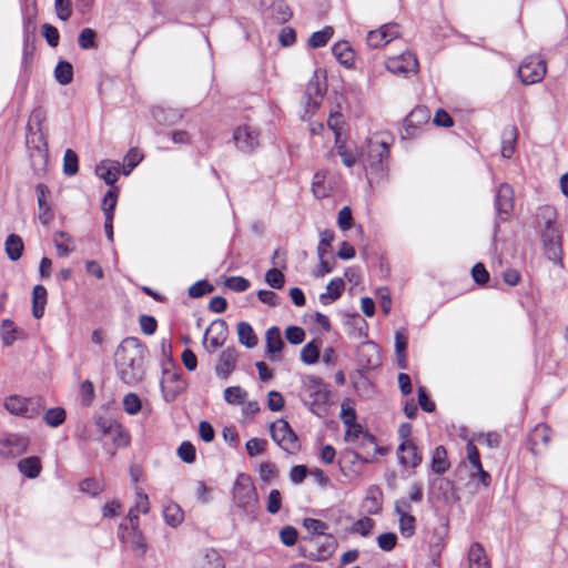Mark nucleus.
<instances>
[{
    "mask_svg": "<svg viewBox=\"0 0 568 568\" xmlns=\"http://www.w3.org/2000/svg\"><path fill=\"white\" fill-rule=\"evenodd\" d=\"M397 536L394 532H383L377 537V545L384 551H390L396 547Z\"/></svg>",
    "mask_w": 568,
    "mask_h": 568,
    "instance_id": "0e129e2a",
    "label": "nucleus"
},
{
    "mask_svg": "<svg viewBox=\"0 0 568 568\" xmlns=\"http://www.w3.org/2000/svg\"><path fill=\"white\" fill-rule=\"evenodd\" d=\"M265 282L272 288L280 290L285 284V276L278 268L273 267L265 273Z\"/></svg>",
    "mask_w": 568,
    "mask_h": 568,
    "instance_id": "864d4df0",
    "label": "nucleus"
},
{
    "mask_svg": "<svg viewBox=\"0 0 568 568\" xmlns=\"http://www.w3.org/2000/svg\"><path fill=\"white\" fill-rule=\"evenodd\" d=\"M471 276L476 284L486 285L489 281V273L483 263H476L471 268Z\"/></svg>",
    "mask_w": 568,
    "mask_h": 568,
    "instance_id": "774afa93",
    "label": "nucleus"
},
{
    "mask_svg": "<svg viewBox=\"0 0 568 568\" xmlns=\"http://www.w3.org/2000/svg\"><path fill=\"white\" fill-rule=\"evenodd\" d=\"M450 467L447 457V450L443 445L435 447L432 454L430 470L437 475H443Z\"/></svg>",
    "mask_w": 568,
    "mask_h": 568,
    "instance_id": "a878e982",
    "label": "nucleus"
},
{
    "mask_svg": "<svg viewBox=\"0 0 568 568\" xmlns=\"http://www.w3.org/2000/svg\"><path fill=\"white\" fill-rule=\"evenodd\" d=\"M398 526L404 538H412L416 530V518L410 514H400L398 516Z\"/></svg>",
    "mask_w": 568,
    "mask_h": 568,
    "instance_id": "79ce46f5",
    "label": "nucleus"
},
{
    "mask_svg": "<svg viewBox=\"0 0 568 568\" xmlns=\"http://www.w3.org/2000/svg\"><path fill=\"white\" fill-rule=\"evenodd\" d=\"M79 171V158L77 153L68 149L64 152L63 156V173L68 176H72L77 174Z\"/></svg>",
    "mask_w": 568,
    "mask_h": 568,
    "instance_id": "c03bdc74",
    "label": "nucleus"
},
{
    "mask_svg": "<svg viewBox=\"0 0 568 568\" xmlns=\"http://www.w3.org/2000/svg\"><path fill=\"white\" fill-rule=\"evenodd\" d=\"M119 424L116 420L108 417H98L95 419V425L98 429L102 433L103 436H109L113 434L114 430L119 429Z\"/></svg>",
    "mask_w": 568,
    "mask_h": 568,
    "instance_id": "bf43d9fd",
    "label": "nucleus"
},
{
    "mask_svg": "<svg viewBox=\"0 0 568 568\" xmlns=\"http://www.w3.org/2000/svg\"><path fill=\"white\" fill-rule=\"evenodd\" d=\"M327 292L322 293L320 295V302L324 305L328 304L331 301H335L339 298L345 290V283L343 278L335 277L329 281L326 286Z\"/></svg>",
    "mask_w": 568,
    "mask_h": 568,
    "instance_id": "c756f323",
    "label": "nucleus"
},
{
    "mask_svg": "<svg viewBox=\"0 0 568 568\" xmlns=\"http://www.w3.org/2000/svg\"><path fill=\"white\" fill-rule=\"evenodd\" d=\"M396 29V23L382 26L379 29L369 31L367 34V44L371 48H381L394 39L395 33H387L388 30Z\"/></svg>",
    "mask_w": 568,
    "mask_h": 568,
    "instance_id": "393cba45",
    "label": "nucleus"
},
{
    "mask_svg": "<svg viewBox=\"0 0 568 568\" xmlns=\"http://www.w3.org/2000/svg\"><path fill=\"white\" fill-rule=\"evenodd\" d=\"M337 546L333 535L312 536L305 539L300 546L302 556L312 561H324L328 559Z\"/></svg>",
    "mask_w": 568,
    "mask_h": 568,
    "instance_id": "39448f33",
    "label": "nucleus"
},
{
    "mask_svg": "<svg viewBox=\"0 0 568 568\" xmlns=\"http://www.w3.org/2000/svg\"><path fill=\"white\" fill-rule=\"evenodd\" d=\"M430 120V111L424 105H417L404 119L403 139H413L422 130L424 125H428Z\"/></svg>",
    "mask_w": 568,
    "mask_h": 568,
    "instance_id": "9b49d317",
    "label": "nucleus"
},
{
    "mask_svg": "<svg viewBox=\"0 0 568 568\" xmlns=\"http://www.w3.org/2000/svg\"><path fill=\"white\" fill-rule=\"evenodd\" d=\"M141 408V398L135 393H129L123 397V409L126 414L136 415Z\"/></svg>",
    "mask_w": 568,
    "mask_h": 568,
    "instance_id": "3c124183",
    "label": "nucleus"
},
{
    "mask_svg": "<svg viewBox=\"0 0 568 568\" xmlns=\"http://www.w3.org/2000/svg\"><path fill=\"white\" fill-rule=\"evenodd\" d=\"M517 129L516 126H509L505 129L503 133V144H501V156L505 159H510L515 152V144L517 141Z\"/></svg>",
    "mask_w": 568,
    "mask_h": 568,
    "instance_id": "72a5a7b5",
    "label": "nucleus"
},
{
    "mask_svg": "<svg viewBox=\"0 0 568 568\" xmlns=\"http://www.w3.org/2000/svg\"><path fill=\"white\" fill-rule=\"evenodd\" d=\"M209 333H213L215 336L219 337H227V324L224 320L217 318L212 322V324L206 328L203 341L205 342L207 339Z\"/></svg>",
    "mask_w": 568,
    "mask_h": 568,
    "instance_id": "13d9d810",
    "label": "nucleus"
},
{
    "mask_svg": "<svg viewBox=\"0 0 568 568\" xmlns=\"http://www.w3.org/2000/svg\"><path fill=\"white\" fill-rule=\"evenodd\" d=\"M334 34L333 27L326 26L320 31H315L308 39V47L312 49H318L325 47Z\"/></svg>",
    "mask_w": 568,
    "mask_h": 568,
    "instance_id": "c9c22d12",
    "label": "nucleus"
},
{
    "mask_svg": "<svg viewBox=\"0 0 568 568\" xmlns=\"http://www.w3.org/2000/svg\"><path fill=\"white\" fill-rule=\"evenodd\" d=\"M272 439L286 453L293 454L300 450V442L295 432L284 419H278L270 425Z\"/></svg>",
    "mask_w": 568,
    "mask_h": 568,
    "instance_id": "6e6552de",
    "label": "nucleus"
},
{
    "mask_svg": "<svg viewBox=\"0 0 568 568\" xmlns=\"http://www.w3.org/2000/svg\"><path fill=\"white\" fill-rule=\"evenodd\" d=\"M247 393L240 386H230L224 390V399L231 405H242L245 402Z\"/></svg>",
    "mask_w": 568,
    "mask_h": 568,
    "instance_id": "a18cd8bd",
    "label": "nucleus"
},
{
    "mask_svg": "<svg viewBox=\"0 0 568 568\" xmlns=\"http://www.w3.org/2000/svg\"><path fill=\"white\" fill-rule=\"evenodd\" d=\"M79 489L94 497L102 491V486L95 478H85L80 481Z\"/></svg>",
    "mask_w": 568,
    "mask_h": 568,
    "instance_id": "e2e57ef3",
    "label": "nucleus"
},
{
    "mask_svg": "<svg viewBox=\"0 0 568 568\" xmlns=\"http://www.w3.org/2000/svg\"><path fill=\"white\" fill-rule=\"evenodd\" d=\"M4 407L14 416L33 419L44 409L45 403L40 396L23 397L20 395H10L4 400Z\"/></svg>",
    "mask_w": 568,
    "mask_h": 568,
    "instance_id": "423d86ee",
    "label": "nucleus"
},
{
    "mask_svg": "<svg viewBox=\"0 0 568 568\" xmlns=\"http://www.w3.org/2000/svg\"><path fill=\"white\" fill-rule=\"evenodd\" d=\"M24 335L22 329L14 326V323L6 318L1 324V339L4 346H11L17 339L22 338Z\"/></svg>",
    "mask_w": 568,
    "mask_h": 568,
    "instance_id": "7c9ffc66",
    "label": "nucleus"
},
{
    "mask_svg": "<svg viewBox=\"0 0 568 568\" xmlns=\"http://www.w3.org/2000/svg\"><path fill=\"white\" fill-rule=\"evenodd\" d=\"M386 68L392 73H408L418 70V60L415 53L406 51L398 57L390 58Z\"/></svg>",
    "mask_w": 568,
    "mask_h": 568,
    "instance_id": "dca6fc26",
    "label": "nucleus"
},
{
    "mask_svg": "<svg viewBox=\"0 0 568 568\" xmlns=\"http://www.w3.org/2000/svg\"><path fill=\"white\" fill-rule=\"evenodd\" d=\"M326 92V87L320 83L317 75L315 74L307 83L304 95L303 103L305 108V112L310 114H314L315 111L320 108L324 94Z\"/></svg>",
    "mask_w": 568,
    "mask_h": 568,
    "instance_id": "ddd939ff",
    "label": "nucleus"
},
{
    "mask_svg": "<svg viewBox=\"0 0 568 568\" xmlns=\"http://www.w3.org/2000/svg\"><path fill=\"white\" fill-rule=\"evenodd\" d=\"M536 219L546 256L552 262L559 261L561 256V234L556 227L557 212L555 207L550 205L539 206Z\"/></svg>",
    "mask_w": 568,
    "mask_h": 568,
    "instance_id": "f03ea898",
    "label": "nucleus"
},
{
    "mask_svg": "<svg viewBox=\"0 0 568 568\" xmlns=\"http://www.w3.org/2000/svg\"><path fill=\"white\" fill-rule=\"evenodd\" d=\"M285 337L288 343L298 345L305 339V332L302 327L292 325L285 329Z\"/></svg>",
    "mask_w": 568,
    "mask_h": 568,
    "instance_id": "338daca9",
    "label": "nucleus"
},
{
    "mask_svg": "<svg viewBox=\"0 0 568 568\" xmlns=\"http://www.w3.org/2000/svg\"><path fill=\"white\" fill-rule=\"evenodd\" d=\"M551 429L546 424H538L528 435L529 449L534 455L540 453V447H547L550 442Z\"/></svg>",
    "mask_w": 568,
    "mask_h": 568,
    "instance_id": "aec40b11",
    "label": "nucleus"
},
{
    "mask_svg": "<svg viewBox=\"0 0 568 568\" xmlns=\"http://www.w3.org/2000/svg\"><path fill=\"white\" fill-rule=\"evenodd\" d=\"M163 517L169 526L178 527L183 521L184 514L178 504L171 503L164 507Z\"/></svg>",
    "mask_w": 568,
    "mask_h": 568,
    "instance_id": "ea45409f",
    "label": "nucleus"
},
{
    "mask_svg": "<svg viewBox=\"0 0 568 568\" xmlns=\"http://www.w3.org/2000/svg\"><path fill=\"white\" fill-rule=\"evenodd\" d=\"M118 194L119 190L116 186H111V189L104 194L102 200L103 214H114L118 202Z\"/></svg>",
    "mask_w": 568,
    "mask_h": 568,
    "instance_id": "8fccbe9b",
    "label": "nucleus"
},
{
    "mask_svg": "<svg viewBox=\"0 0 568 568\" xmlns=\"http://www.w3.org/2000/svg\"><path fill=\"white\" fill-rule=\"evenodd\" d=\"M357 363L361 368L373 371L381 365V354L378 345L374 342L364 343L357 352Z\"/></svg>",
    "mask_w": 568,
    "mask_h": 568,
    "instance_id": "2eb2a0df",
    "label": "nucleus"
},
{
    "mask_svg": "<svg viewBox=\"0 0 568 568\" xmlns=\"http://www.w3.org/2000/svg\"><path fill=\"white\" fill-rule=\"evenodd\" d=\"M121 165L118 161H101L95 166V174L102 179L106 185L115 186L120 174Z\"/></svg>",
    "mask_w": 568,
    "mask_h": 568,
    "instance_id": "412c9836",
    "label": "nucleus"
},
{
    "mask_svg": "<svg viewBox=\"0 0 568 568\" xmlns=\"http://www.w3.org/2000/svg\"><path fill=\"white\" fill-rule=\"evenodd\" d=\"M214 286L206 280H200L189 287V296L192 298H200L213 292Z\"/></svg>",
    "mask_w": 568,
    "mask_h": 568,
    "instance_id": "09e8293b",
    "label": "nucleus"
},
{
    "mask_svg": "<svg viewBox=\"0 0 568 568\" xmlns=\"http://www.w3.org/2000/svg\"><path fill=\"white\" fill-rule=\"evenodd\" d=\"M266 353L274 356L280 353L285 346L281 335V329L277 326H271L265 334Z\"/></svg>",
    "mask_w": 568,
    "mask_h": 568,
    "instance_id": "c85d7f7f",
    "label": "nucleus"
},
{
    "mask_svg": "<svg viewBox=\"0 0 568 568\" xmlns=\"http://www.w3.org/2000/svg\"><path fill=\"white\" fill-rule=\"evenodd\" d=\"M146 347L138 337H125L116 347L114 364L120 379L133 385L142 379L144 375L143 361Z\"/></svg>",
    "mask_w": 568,
    "mask_h": 568,
    "instance_id": "f257e3e1",
    "label": "nucleus"
},
{
    "mask_svg": "<svg viewBox=\"0 0 568 568\" xmlns=\"http://www.w3.org/2000/svg\"><path fill=\"white\" fill-rule=\"evenodd\" d=\"M332 53L343 67L352 69L355 64V51L347 41H338L332 47Z\"/></svg>",
    "mask_w": 568,
    "mask_h": 568,
    "instance_id": "5701e85b",
    "label": "nucleus"
},
{
    "mask_svg": "<svg viewBox=\"0 0 568 568\" xmlns=\"http://www.w3.org/2000/svg\"><path fill=\"white\" fill-rule=\"evenodd\" d=\"M1 454L16 457L23 454L30 445V438L26 434L11 433L0 440Z\"/></svg>",
    "mask_w": 568,
    "mask_h": 568,
    "instance_id": "4468645a",
    "label": "nucleus"
},
{
    "mask_svg": "<svg viewBox=\"0 0 568 568\" xmlns=\"http://www.w3.org/2000/svg\"><path fill=\"white\" fill-rule=\"evenodd\" d=\"M258 138L257 129L247 124L237 126L233 132L235 145L243 153L254 152L260 144Z\"/></svg>",
    "mask_w": 568,
    "mask_h": 568,
    "instance_id": "f8f14e48",
    "label": "nucleus"
},
{
    "mask_svg": "<svg viewBox=\"0 0 568 568\" xmlns=\"http://www.w3.org/2000/svg\"><path fill=\"white\" fill-rule=\"evenodd\" d=\"M546 69L544 59L539 55H529L519 65L518 75L523 83L534 84L544 79Z\"/></svg>",
    "mask_w": 568,
    "mask_h": 568,
    "instance_id": "1a4fd4ad",
    "label": "nucleus"
},
{
    "mask_svg": "<svg viewBox=\"0 0 568 568\" xmlns=\"http://www.w3.org/2000/svg\"><path fill=\"white\" fill-rule=\"evenodd\" d=\"M18 469L27 478L34 479L41 473V469H42L41 460L37 456H30V457L22 458L18 463Z\"/></svg>",
    "mask_w": 568,
    "mask_h": 568,
    "instance_id": "cd10ccee",
    "label": "nucleus"
},
{
    "mask_svg": "<svg viewBox=\"0 0 568 568\" xmlns=\"http://www.w3.org/2000/svg\"><path fill=\"white\" fill-rule=\"evenodd\" d=\"M468 568H491L484 546L474 541L467 555Z\"/></svg>",
    "mask_w": 568,
    "mask_h": 568,
    "instance_id": "b1692460",
    "label": "nucleus"
},
{
    "mask_svg": "<svg viewBox=\"0 0 568 568\" xmlns=\"http://www.w3.org/2000/svg\"><path fill=\"white\" fill-rule=\"evenodd\" d=\"M6 253L11 261H18L23 252L24 245L21 236L18 234L8 235L4 242Z\"/></svg>",
    "mask_w": 568,
    "mask_h": 568,
    "instance_id": "2f4dec72",
    "label": "nucleus"
},
{
    "mask_svg": "<svg viewBox=\"0 0 568 568\" xmlns=\"http://www.w3.org/2000/svg\"><path fill=\"white\" fill-rule=\"evenodd\" d=\"M303 526L312 532V536H322L327 535L325 531L328 528V525L320 519L315 518H305L303 520Z\"/></svg>",
    "mask_w": 568,
    "mask_h": 568,
    "instance_id": "5fc2aeb1",
    "label": "nucleus"
},
{
    "mask_svg": "<svg viewBox=\"0 0 568 568\" xmlns=\"http://www.w3.org/2000/svg\"><path fill=\"white\" fill-rule=\"evenodd\" d=\"M237 353L234 347H227L219 355L215 373L219 377L226 379L235 369Z\"/></svg>",
    "mask_w": 568,
    "mask_h": 568,
    "instance_id": "6ab92c4d",
    "label": "nucleus"
},
{
    "mask_svg": "<svg viewBox=\"0 0 568 568\" xmlns=\"http://www.w3.org/2000/svg\"><path fill=\"white\" fill-rule=\"evenodd\" d=\"M344 116L341 112H332L327 119V126L334 132L335 142L341 140Z\"/></svg>",
    "mask_w": 568,
    "mask_h": 568,
    "instance_id": "6e6d98bb",
    "label": "nucleus"
},
{
    "mask_svg": "<svg viewBox=\"0 0 568 568\" xmlns=\"http://www.w3.org/2000/svg\"><path fill=\"white\" fill-rule=\"evenodd\" d=\"M374 527V520L369 517H364L356 520L352 527V531L361 536H368Z\"/></svg>",
    "mask_w": 568,
    "mask_h": 568,
    "instance_id": "69168bd1",
    "label": "nucleus"
},
{
    "mask_svg": "<svg viewBox=\"0 0 568 568\" xmlns=\"http://www.w3.org/2000/svg\"><path fill=\"white\" fill-rule=\"evenodd\" d=\"M397 457L403 467L413 469L417 468L423 460L422 454L414 442H402L397 448Z\"/></svg>",
    "mask_w": 568,
    "mask_h": 568,
    "instance_id": "f3484780",
    "label": "nucleus"
},
{
    "mask_svg": "<svg viewBox=\"0 0 568 568\" xmlns=\"http://www.w3.org/2000/svg\"><path fill=\"white\" fill-rule=\"evenodd\" d=\"M178 456L186 464H192L196 459V450L191 442H182L178 448Z\"/></svg>",
    "mask_w": 568,
    "mask_h": 568,
    "instance_id": "603ef678",
    "label": "nucleus"
},
{
    "mask_svg": "<svg viewBox=\"0 0 568 568\" xmlns=\"http://www.w3.org/2000/svg\"><path fill=\"white\" fill-rule=\"evenodd\" d=\"M302 388L311 399L306 403L310 405V410L317 416L325 413L331 393L323 379L314 375H305L302 377Z\"/></svg>",
    "mask_w": 568,
    "mask_h": 568,
    "instance_id": "20e7f679",
    "label": "nucleus"
},
{
    "mask_svg": "<svg viewBox=\"0 0 568 568\" xmlns=\"http://www.w3.org/2000/svg\"><path fill=\"white\" fill-rule=\"evenodd\" d=\"M186 109L165 108L159 105L152 109V116L160 125L173 126L182 121Z\"/></svg>",
    "mask_w": 568,
    "mask_h": 568,
    "instance_id": "a211bd4d",
    "label": "nucleus"
},
{
    "mask_svg": "<svg viewBox=\"0 0 568 568\" xmlns=\"http://www.w3.org/2000/svg\"><path fill=\"white\" fill-rule=\"evenodd\" d=\"M321 356L320 343L311 341L306 343L301 351V361L307 365L318 362Z\"/></svg>",
    "mask_w": 568,
    "mask_h": 568,
    "instance_id": "a19ab883",
    "label": "nucleus"
},
{
    "mask_svg": "<svg viewBox=\"0 0 568 568\" xmlns=\"http://www.w3.org/2000/svg\"><path fill=\"white\" fill-rule=\"evenodd\" d=\"M239 342L248 347L253 348L257 345V336L253 331V327L247 322H240L237 324Z\"/></svg>",
    "mask_w": 568,
    "mask_h": 568,
    "instance_id": "473e14b6",
    "label": "nucleus"
},
{
    "mask_svg": "<svg viewBox=\"0 0 568 568\" xmlns=\"http://www.w3.org/2000/svg\"><path fill=\"white\" fill-rule=\"evenodd\" d=\"M79 47L83 50L95 49L97 44V32L91 28H84L78 38Z\"/></svg>",
    "mask_w": 568,
    "mask_h": 568,
    "instance_id": "de8ad7c7",
    "label": "nucleus"
},
{
    "mask_svg": "<svg viewBox=\"0 0 568 568\" xmlns=\"http://www.w3.org/2000/svg\"><path fill=\"white\" fill-rule=\"evenodd\" d=\"M389 156V148L385 142L372 144L369 146L367 156V172L375 175L377 179H383L386 175L385 162Z\"/></svg>",
    "mask_w": 568,
    "mask_h": 568,
    "instance_id": "9d476101",
    "label": "nucleus"
},
{
    "mask_svg": "<svg viewBox=\"0 0 568 568\" xmlns=\"http://www.w3.org/2000/svg\"><path fill=\"white\" fill-rule=\"evenodd\" d=\"M430 489L437 494L438 498L447 499L448 494L454 488V483L440 475L429 480Z\"/></svg>",
    "mask_w": 568,
    "mask_h": 568,
    "instance_id": "f704fd0d",
    "label": "nucleus"
},
{
    "mask_svg": "<svg viewBox=\"0 0 568 568\" xmlns=\"http://www.w3.org/2000/svg\"><path fill=\"white\" fill-rule=\"evenodd\" d=\"M23 37L34 38L37 3L36 0L27 1L21 7Z\"/></svg>",
    "mask_w": 568,
    "mask_h": 568,
    "instance_id": "4be33fe9",
    "label": "nucleus"
},
{
    "mask_svg": "<svg viewBox=\"0 0 568 568\" xmlns=\"http://www.w3.org/2000/svg\"><path fill=\"white\" fill-rule=\"evenodd\" d=\"M33 41H34V38L23 37L21 67L24 70L28 69V67L33 58V54H34L36 47H34Z\"/></svg>",
    "mask_w": 568,
    "mask_h": 568,
    "instance_id": "4d7b16f0",
    "label": "nucleus"
},
{
    "mask_svg": "<svg viewBox=\"0 0 568 568\" xmlns=\"http://www.w3.org/2000/svg\"><path fill=\"white\" fill-rule=\"evenodd\" d=\"M282 507V494L278 489H272L267 497L266 510L267 513L275 515L281 510Z\"/></svg>",
    "mask_w": 568,
    "mask_h": 568,
    "instance_id": "680f3d73",
    "label": "nucleus"
},
{
    "mask_svg": "<svg viewBox=\"0 0 568 568\" xmlns=\"http://www.w3.org/2000/svg\"><path fill=\"white\" fill-rule=\"evenodd\" d=\"M232 501L248 520L253 521L257 518L258 497L250 475L244 473L237 475L232 487Z\"/></svg>",
    "mask_w": 568,
    "mask_h": 568,
    "instance_id": "7ed1b4c3",
    "label": "nucleus"
},
{
    "mask_svg": "<svg viewBox=\"0 0 568 568\" xmlns=\"http://www.w3.org/2000/svg\"><path fill=\"white\" fill-rule=\"evenodd\" d=\"M224 285L233 292L242 293L250 287V281L242 276H231L225 280Z\"/></svg>",
    "mask_w": 568,
    "mask_h": 568,
    "instance_id": "052dcab7",
    "label": "nucleus"
},
{
    "mask_svg": "<svg viewBox=\"0 0 568 568\" xmlns=\"http://www.w3.org/2000/svg\"><path fill=\"white\" fill-rule=\"evenodd\" d=\"M67 414L62 407L48 409L43 415L44 423L50 427H59L65 420Z\"/></svg>",
    "mask_w": 568,
    "mask_h": 568,
    "instance_id": "37998d69",
    "label": "nucleus"
},
{
    "mask_svg": "<svg viewBox=\"0 0 568 568\" xmlns=\"http://www.w3.org/2000/svg\"><path fill=\"white\" fill-rule=\"evenodd\" d=\"M514 189L508 183H501L495 192L494 206H495V223H494V239L499 232V225L510 219L514 211Z\"/></svg>",
    "mask_w": 568,
    "mask_h": 568,
    "instance_id": "0eeeda50",
    "label": "nucleus"
},
{
    "mask_svg": "<svg viewBox=\"0 0 568 568\" xmlns=\"http://www.w3.org/2000/svg\"><path fill=\"white\" fill-rule=\"evenodd\" d=\"M197 568H225L222 556L215 549H207L200 558Z\"/></svg>",
    "mask_w": 568,
    "mask_h": 568,
    "instance_id": "58836bf2",
    "label": "nucleus"
},
{
    "mask_svg": "<svg viewBox=\"0 0 568 568\" xmlns=\"http://www.w3.org/2000/svg\"><path fill=\"white\" fill-rule=\"evenodd\" d=\"M336 153L342 158V162L345 166L352 168L356 161L357 155L354 151L347 149L346 143L342 140L335 142Z\"/></svg>",
    "mask_w": 568,
    "mask_h": 568,
    "instance_id": "49530a36",
    "label": "nucleus"
},
{
    "mask_svg": "<svg viewBox=\"0 0 568 568\" xmlns=\"http://www.w3.org/2000/svg\"><path fill=\"white\" fill-rule=\"evenodd\" d=\"M327 171H317L312 181V192L316 199L329 196L331 190L325 185Z\"/></svg>",
    "mask_w": 568,
    "mask_h": 568,
    "instance_id": "e433bc0d",
    "label": "nucleus"
},
{
    "mask_svg": "<svg viewBox=\"0 0 568 568\" xmlns=\"http://www.w3.org/2000/svg\"><path fill=\"white\" fill-rule=\"evenodd\" d=\"M48 292L43 285H36L32 291V315L39 320L44 314L47 305Z\"/></svg>",
    "mask_w": 568,
    "mask_h": 568,
    "instance_id": "bb28decb",
    "label": "nucleus"
},
{
    "mask_svg": "<svg viewBox=\"0 0 568 568\" xmlns=\"http://www.w3.org/2000/svg\"><path fill=\"white\" fill-rule=\"evenodd\" d=\"M54 77L59 84L68 85L73 80V67L70 62L61 60L54 69Z\"/></svg>",
    "mask_w": 568,
    "mask_h": 568,
    "instance_id": "4c0bfd02",
    "label": "nucleus"
}]
</instances>
